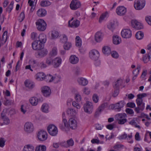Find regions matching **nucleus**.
<instances>
[{"mask_svg":"<svg viewBox=\"0 0 151 151\" xmlns=\"http://www.w3.org/2000/svg\"><path fill=\"white\" fill-rule=\"evenodd\" d=\"M111 53V56L114 58H116L119 57L118 54L115 51H113Z\"/></svg>","mask_w":151,"mask_h":151,"instance_id":"57","label":"nucleus"},{"mask_svg":"<svg viewBox=\"0 0 151 151\" xmlns=\"http://www.w3.org/2000/svg\"><path fill=\"white\" fill-rule=\"evenodd\" d=\"M46 147L43 145H39L37 146L35 148V151H46Z\"/></svg>","mask_w":151,"mask_h":151,"instance_id":"33","label":"nucleus"},{"mask_svg":"<svg viewBox=\"0 0 151 151\" xmlns=\"http://www.w3.org/2000/svg\"><path fill=\"white\" fill-rule=\"evenodd\" d=\"M121 42V38L117 35H114L113 37V43L116 45L119 44Z\"/></svg>","mask_w":151,"mask_h":151,"instance_id":"27","label":"nucleus"},{"mask_svg":"<svg viewBox=\"0 0 151 151\" xmlns=\"http://www.w3.org/2000/svg\"><path fill=\"white\" fill-rule=\"evenodd\" d=\"M62 62V59L60 58L56 57L52 60L53 66L55 68H57L59 66Z\"/></svg>","mask_w":151,"mask_h":151,"instance_id":"20","label":"nucleus"},{"mask_svg":"<svg viewBox=\"0 0 151 151\" xmlns=\"http://www.w3.org/2000/svg\"><path fill=\"white\" fill-rule=\"evenodd\" d=\"M121 35L124 38L129 39L132 36V31L129 29H124L121 32Z\"/></svg>","mask_w":151,"mask_h":151,"instance_id":"8","label":"nucleus"},{"mask_svg":"<svg viewBox=\"0 0 151 151\" xmlns=\"http://www.w3.org/2000/svg\"><path fill=\"white\" fill-rule=\"evenodd\" d=\"M138 22L136 20H133L131 22L132 26L134 28H135V27H136L137 24Z\"/></svg>","mask_w":151,"mask_h":151,"instance_id":"61","label":"nucleus"},{"mask_svg":"<svg viewBox=\"0 0 151 151\" xmlns=\"http://www.w3.org/2000/svg\"><path fill=\"white\" fill-rule=\"evenodd\" d=\"M47 12L46 10L43 9H40L37 11V14L39 17H43L46 14Z\"/></svg>","mask_w":151,"mask_h":151,"instance_id":"30","label":"nucleus"},{"mask_svg":"<svg viewBox=\"0 0 151 151\" xmlns=\"http://www.w3.org/2000/svg\"><path fill=\"white\" fill-rule=\"evenodd\" d=\"M7 32L6 31H5L3 34L2 39L3 41L4 42V43H5L7 39Z\"/></svg>","mask_w":151,"mask_h":151,"instance_id":"50","label":"nucleus"},{"mask_svg":"<svg viewBox=\"0 0 151 151\" xmlns=\"http://www.w3.org/2000/svg\"><path fill=\"white\" fill-rule=\"evenodd\" d=\"M67 112L68 114L70 116H72L77 113V112L75 109L71 108L68 109Z\"/></svg>","mask_w":151,"mask_h":151,"instance_id":"40","label":"nucleus"},{"mask_svg":"<svg viewBox=\"0 0 151 151\" xmlns=\"http://www.w3.org/2000/svg\"><path fill=\"white\" fill-rule=\"evenodd\" d=\"M68 147L72 146L74 145V141L72 139H70L67 141Z\"/></svg>","mask_w":151,"mask_h":151,"instance_id":"56","label":"nucleus"},{"mask_svg":"<svg viewBox=\"0 0 151 151\" xmlns=\"http://www.w3.org/2000/svg\"><path fill=\"white\" fill-rule=\"evenodd\" d=\"M127 114L125 113H119L116 115V119L119 121L118 123L120 124H124L127 122V120L126 119Z\"/></svg>","mask_w":151,"mask_h":151,"instance_id":"5","label":"nucleus"},{"mask_svg":"<svg viewBox=\"0 0 151 151\" xmlns=\"http://www.w3.org/2000/svg\"><path fill=\"white\" fill-rule=\"evenodd\" d=\"M68 38L66 35H61L60 38L61 41L63 42H65L67 41Z\"/></svg>","mask_w":151,"mask_h":151,"instance_id":"53","label":"nucleus"},{"mask_svg":"<svg viewBox=\"0 0 151 151\" xmlns=\"http://www.w3.org/2000/svg\"><path fill=\"white\" fill-rule=\"evenodd\" d=\"M32 49L35 50H40L43 47L42 44L38 40H35L32 44Z\"/></svg>","mask_w":151,"mask_h":151,"instance_id":"14","label":"nucleus"},{"mask_svg":"<svg viewBox=\"0 0 151 151\" xmlns=\"http://www.w3.org/2000/svg\"><path fill=\"white\" fill-rule=\"evenodd\" d=\"M103 35L100 32H98L96 33L95 35V39L97 42H100L102 40Z\"/></svg>","mask_w":151,"mask_h":151,"instance_id":"23","label":"nucleus"},{"mask_svg":"<svg viewBox=\"0 0 151 151\" xmlns=\"http://www.w3.org/2000/svg\"><path fill=\"white\" fill-rule=\"evenodd\" d=\"M135 37L138 40L142 39L144 37L143 33L140 31L137 32L135 34Z\"/></svg>","mask_w":151,"mask_h":151,"instance_id":"36","label":"nucleus"},{"mask_svg":"<svg viewBox=\"0 0 151 151\" xmlns=\"http://www.w3.org/2000/svg\"><path fill=\"white\" fill-rule=\"evenodd\" d=\"M5 141L3 138H0V147H3L4 145Z\"/></svg>","mask_w":151,"mask_h":151,"instance_id":"63","label":"nucleus"},{"mask_svg":"<svg viewBox=\"0 0 151 151\" xmlns=\"http://www.w3.org/2000/svg\"><path fill=\"white\" fill-rule=\"evenodd\" d=\"M42 92L44 96L47 97L50 94L51 90L49 87L45 86L42 88Z\"/></svg>","mask_w":151,"mask_h":151,"instance_id":"18","label":"nucleus"},{"mask_svg":"<svg viewBox=\"0 0 151 151\" xmlns=\"http://www.w3.org/2000/svg\"><path fill=\"white\" fill-rule=\"evenodd\" d=\"M34 147L32 145L27 144L24 146L23 151H34Z\"/></svg>","mask_w":151,"mask_h":151,"instance_id":"26","label":"nucleus"},{"mask_svg":"<svg viewBox=\"0 0 151 151\" xmlns=\"http://www.w3.org/2000/svg\"><path fill=\"white\" fill-rule=\"evenodd\" d=\"M73 106L77 109H80L81 106L78 103L75 101H74L72 102Z\"/></svg>","mask_w":151,"mask_h":151,"instance_id":"52","label":"nucleus"},{"mask_svg":"<svg viewBox=\"0 0 151 151\" xmlns=\"http://www.w3.org/2000/svg\"><path fill=\"white\" fill-rule=\"evenodd\" d=\"M122 83V79H119L116 82H114L113 84V86L115 89H119V87Z\"/></svg>","mask_w":151,"mask_h":151,"instance_id":"29","label":"nucleus"},{"mask_svg":"<svg viewBox=\"0 0 151 151\" xmlns=\"http://www.w3.org/2000/svg\"><path fill=\"white\" fill-rule=\"evenodd\" d=\"M47 133L46 131L41 130L37 134V137L41 141L45 140L47 138Z\"/></svg>","mask_w":151,"mask_h":151,"instance_id":"12","label":"nucleus"},{"mask_svg":"<svg viewBox=\"0 0 151 151\" xmlns=\"http://www.w3.org/2000/svg\"><path fill=\"white\" fill-rule=\"evenodd\" d=\"M2 119L3 121L2 125H8L10 123V119L7 117L3 118Z\"/></svg>","mask_w":151,"mask_h":151,"instance_id":"43","label":"nucleus"},{"mask_svg":"<svg viewBox=\"0 0 151 151\" xmlns=\"http://www.w3.org/2000/svg\"><path fill=\"white\" fill-rule=\"evenodd\" d=\"M83 108L85 112L89 114L91 113L93 108V103L91 102L87 101L84 105Z\"/></svg>","mask_w":151,"mask_h":151,"instance_id":"6","label":"nucleus"},{"mask_svg":"<svg viewBox=\"0 0 151 151\" xmlns=\"http://www.w3.org/2000/svg\"><path fill=\"white\" fill-rule=\"evenodd\" d=\"M75 72L76 75L80 74L81 72L80 68L79 67H76L75 69Z\"/></svg>","mask_w":151,"mask_h":151,"instance_id":"60","label":"nucleus"},{"mask_svg":"<svg viewBox=\"0 0 151 151\" xmlns=\"http://www.w3.org/2000/svg\"><path fill=\"white\" fill-rule=\"evenodd\" d=\"M108 104L107 103H105L102 104L98 109L95 113L96 115H99L105 108L108 107Z\"/></svg>","mask_w":151,"mask_h":151,"instance_id":"22","label":"nucleus"},{"mask_svg":"<svg viewBox=\"0 0 151 151\" xmlns=\"http://www.w3.org/2000/svg\"><path fill=\"white\" fill-rule=\"evenodd\" d=\"M125 104L123 101H121L115 104H112L109 106V108L113 109H114L118 111H120Z\"/></svg>","mask_w":151,"mask_h":151,"instance_id":"2","label":"nucleus"},{"mask_svg":"<svg viewBox=\"0 0 151 151\" xmlns=\"http://www.w3.org/2000/svg\"><path fill=\"white\" fill-rule=\"evenodd\" d=\"M57 49L56 47H54L52 49V50L49 53V55L51 56H56L57 54Z\"/></svg>","mask_w":151,"mask_h":151,"instance_id":"38","label":"nucleus"},{"mask_svg":"<svg viewBox=\"0 0 151 151\" xmlns=\"http://www.w3.org/2000/svg\"><path fill=\"white\" fill-rule=\"evenodd\" d=\"M13 104V101L12 100H6L4 103V104L6 106H9Z\"/></svg>","mask_w":151,"mask_h":151,"instance_id":"49","label":"nucleus"},{"mask_svg":"<svg viewBox=\"0 0 151 151\" xmlns=\"http://www.w3.org/2000/svg\"><path fill=\"white\" fill-rule=\"evenodd\" d=\"M145 4V0H138L134 1V6L136 10H140L144 7Z\"/></svg>","mask_w":151,"mask_h":151,"instance_id":"7","label":"nucleus"},{"mask_svg":"<svg viewBox=\"0 0 151 151\" xmlns=\"http://www.w3.org/2000/svg\"><path fill=\"white\" fill-rule=\"evenodd\" d=\"M108 13L107 12L102 14L100 16L99 19V22L102 23L108 17Z\"/></svg>","mask_w":151,"mask_h":151,"instance_id":"34","label":"nucleus"},{"mask_svg":"<svg viewBox=\"0 0 151 151\" xmlns=\"http://www.w3.org/2000/svg\"><path fill=\"white\" fill-rule=\"evenodd\" d=\"M132 133H131L130 134L128 135V136L127 135V139L128 141V142L130 143H132L133 142V141L132 140Z\"/></svg>","mask_w":151,"mask_h":151,"instance_id":"59","label":"nucleus"},{"mask_svg":"<svg viewBox=\"0 0 151 151\" xmlns=\"http://www.w3.org/2000/svg\"><path fill=\"white\" fill-rule=\"evenodd\" d=\"M145 20L147 23L151 26V16H147L145 17Z\"/></svg>","mask_w":151,"mask_h":151,"instance_id":"55","label":"nucleus"},{"mask_svg":"<svg viewBox=\"0 0 151 151\" xmlns=\"http://www.w3.org/2000/svg\"><path fill=\"white\" fill-rule=\"evenodd\" d=\"M25 86L30 89H32L34 87V83L29 80H27L24 82Z\"/></svg>","mask_w":151,"mask_h":151,"instance_id":"32","label":"nucleus"},{"mask_svg":"<svg viewBox=\"0 0 151 151\" xmlns=\"http://www.w3.org/2000/svg\"><path fill=\"white\" fill-rule=\"evenodd\" d=\"M75 99L77 102H79L81 100V96L78 93H76L75 94Z\"/></svg>","mask_w":151,"mask_h":151,"instance_id":"58","label":"nucleus"},{"mask_svg":"<svg viewBox=\"0 0 151 151\" xmlns=\"http://www.w3.org/2000/svg\"><path fill=\"white\" fill-rule=\"evenodd\" d=\"M48 51L45 48H42L36 52V55L38 58H42L46 56L48 54Z\"/></svg>","mask_w":151,"mask_h":151,"instance_id":"13","label":"nucleus"},{"mask_svg":"<svg viewBox=\"0 0 151 151\" xmlns=\"http://www.w3.org/2000/svg\"><path fill=\"white\" fill-rule=\"evenodd\" d=\"M143 27V26L142 24L138 22L136 27H135V29H142Z\"/></svg>","mask_w":151,"mask_h":151,"instance_id":"62","label":"nucleus"},{"mask_svg":"<svg viewBox=\"0 0 151 151\" xmlns=\"http://www.w3.org/2000/svg\"><path fill=\"white\" fill-rule=\"evenodd\" d=\"M147 52L148 54L149 58L151 57V44H149L147 47Z\"/></svg>","mask_w":151,"mask_h":151,"instance_id":"45","label":"nucleus"},{"mask_svg":"<svg viewBox=\"0 0 151 151\" xmlns=\"http://www.w3.org/2000/svg\"><path fill=\"white\" fill-rule=\"evenodd\" d=\"M36 79L38 81H42L45 79V75L43 72H40L37 73L36 76Z\"/></svg>","mask_w":151,"mask_h":151,"instance_id":"25","label":"nucleus"},{"mask_svg":"<svg viewBox=\"0 0 151 151\" xmlns=\"http://www.w3.org/2000/svg\"><path fill=\"white\" fill-rule=\"evenodd\" d=\"M81 2L78 0H72L70 5V9L73 10H76L81 6Z\"/></svg>","mask_w":151,"mask_h":151,"instance_id":"10","label":"nucleus"},{"mask_svg":"<svg viewBox=\"0 0 151 151\" xmlns=\"http://www.w3.org/2000/svg\"><path fill=\"white\" fill-rule=\"evenodd\" d=\"M127 10L123 6H119L116 9V12L117 14L119 16L124 15L126 12Z\"/></svg>","mask_w":151,"mask_h":151,"instance_id":"17","label":"nucleus"},{"mask_svg":"<svg viewBox=\"0 0 151 151\" xmlns=\"http://www.w3.org/2000/svg\"><path fill=\"white\" fill-rule=\"evenodd\" d=\"M147 93H144L139 94L137 95V99L136 100V103L137 107L135 108V111L137 114L140 113L142 111L145 109V103L143 102L142 98L147 96Z\"/></svg>","mask_w":151,"mask_h":151,"instance_id":"1","label":"nucleus"},{"mask_svg":"<svg viewBox=\"0 0 151 151\" xmlns=\"http://www.w3.org/2000/svg\"><path fill=\"white\" fill-rule=\"evenodd\" d=\"M48 105L45 103L43 104L41 107L42 111L45 113H47L48 112Z\"/></svg>","mask_w":151,"mask_h":151,"instance_id":"39","label":"nucleus"},{"mask_svg":"<svg viewBox=\"0 0 151 151\" xmlns=\"http://www.w3.org/2000/svg\"><path fill=\"white\" fill-rule=\"evenodd\" d=\"M71 47V44L70 43L66 42L65 43L64 45V49L67 50H68Z\"/></svg>","mask_w":151,"mask_h":151,"instance_id":"47","label":"nucleus"},{"mask_svg":"<svg viewBox=\"0 0 151 151\" xmlns=\"http://www.w3.org/2000/svg\"><path fill=\"white\" fill-rule=\"evenodd\" d=\"M118 138L119 139H126L127 138V135L126 133H124L123 134L119 136Z\"/></svg>","mask_w":151,"mask_h":151,"instance_id":"64","label":"nucleus"},{"mask_svg":"<svg viewBox=\"0 0 151 151\" xmlns=\"http://www.w3.org/2000/svg\"><path fill=\"white\" fill-rule=\"evenodd\" d=\"M102 52L105 55H108L111 53L110 48L108 46H104L102 48Z\"/></svg>","mask_w":151,"mask_h":151,"instance_id":"28","label":"nucleus"},{"mask_svg":"<svg viewBox=\"0 0 151 151\" xmlns=\"http://www.w3.org/2000/svg\"><path fill=\"white\" fill-rule=\"evenodd\" d=\"M68 125L71 129H74L77 127V122L75 119L71 118L68 121Z\"/></svg>","mask_w":151,"mask_h":151,"instance_id":"16","label":"nucleus"},{"mask_svg":"<svg viewBox=\"0 0 151 151\" xmlns=\"http://www.w3.org/2000/svg\"><path fill=\"white\" fill-rule=\"evenodd\" d=\"M73 18H72L68 22V25L71 27L76 28L78 27L80 25V21L77 19H75L72 21Z\"/></svg>","mask_w":151,"mask_h":151,"instance_id":"15","label":"nucleus"},{"mask_svg":"<svg viewBox=\"0 0 151 151\" xmlns=\"http://www.w3.org/2000/svg\"><path fill=\"white\" fill-rule=\"evenodd\" d=\"M49 133L51 136H55L58 133V129L56 126L54 125H50L47 127Z\"/></svg>","mask_w":151,"mask_h":151,"instance_id":"9","label":"nucleus"},{"mask_svg":"<svg viewBox=\"0 0 151 151\" xmlns=\"http://www.w3.org/2000/svg\"><path fill=\"white\" fill-rule=\"evenodd\" d=\"M59 32L55 30L52 31L51 33V38L52 39H55L57 38L59 36Z\"/></svg>","mask_w":151,"mask_h":151,"instance_id":"35","label":"nucleus"},{"mask_svg":"<svg viewBox=\"0 0 151 151\" xmlns=\"http://www.w3.org/2000/svg\"><path fill=\"white\" fill-rule=\"evenodd\" d=\"M47 82H51L54 80V78L51 75H49L47 76H45V79Z\"/></svg>","mask_w":151,"mask_h":151,"instance_id":"44","label":"nucleus"},{"mask_svg":"<svg viewBox=\"0 0 151 151\" xmlns=\"http://www.w3.org/2000/svg\"><path fill=\"white\" fill-rule=\"evenodd\" d=\"M14 2L11 1L9 6L6 8V11L10 13L13 9Z\"/></svg>","mask_w":151,"mask_h":151,"instance_id":"46","label":"nucleus"},{"mask_svg":"<svg viewBox=\"0 0 151 151\" xmlns=\"http://www.w3.org/2000/svg\"><path fill=\"white\" fill-rule=\"evenodd\" d=\"M36 24L37 29L40 31H44L46 29L47 24L43 19H39L36 22Z\"/></svg>","mask_w":151,"mask_h":151,"instance_id":"3","label":"nucleus"},{"mask_svg":"<svg viewBox=\"0 0 151 151\" xmlns=\"http://www.w3.org/2000/svg\"><path fill=\"white\" fill-rule=\"evenodd\" d=\"M50 4V2L48 1H42L40 3V5L42 7L48 6Z\"/></svg>","mask_w":151,"mask_h":151,"instance_id":"41","label":"nucleus"},{"mask_svg":"<svg viewBox=\"0 0 151 151\" xmlns=\"http://www.w3.org/2000/svg\"><path fill=\"white\" fill-rule=\"evenodd\" d=\"M99 56V52L97 50H93L89 52V57L91 59L93 60H97Z\"/></svg>","mask_w":151,"mask_h":151,"instance_id":"11","label":"nucleus"},{"mask_svg":"<svg viewBox=\"0 0 151 151\" xmlns=\"http://www.w3.org/2000/svg\"><path fill=\"white\" fill-rule=\"evenodd\" d=\"M34 126L31 122H27L24 124V130L27 133H31L34 131Z\"/></svg>","mask_w":151,"mask_h":151,"instance_id":"4","label":"nucleus"},{"mask_svg":"<svg viewBox=\"0 0 151 151\" xmlns=\"http://www.w3.org/2000/svg\"><path fill=\"white\" fill-rule=\"evenodd\" d=\"M29 102L32 105L35 106L38 104V100L36 97H32L30 99Z\"/></svg>","mask_w":151,"mask_h":151,"instance_id":"31","label":"nucleus"},{"mask_svg":"<svg viewBox=\"0 0 151 151\" xmlns=\"http://www.w3.org/2000/svg\"><path fill=\"white\" fill-rule=\"evenodd\" d=\"M76 45L78 47H80L82 45L81 40L79 36H77L76 38Z\"/></svg>","mask_w":151,"mask_h":151,"instance_id":"37","label":"nucleus"},{"mask_svg":"<svg viewBox=\"0 0 151 151\" xmlns=\"http://www.w3.org/2000/svg\"><path fill=\"white\" fill-rule=\"evenodd\" d=\"M25 18V15L24 12H22L19 18V20L21 22Z\"/></svg>","mask_w":151,"mask_h":151,"instance_id":"54","label":"nucleus"},{"mask_svg":"<svg viewBox=\"0 0 151 151\" xmlns=\"http://www.w3.org/2000/svg\"><path fill=\"white\" fill-rule=\"evenodd\" d=\"M79 61V58L75 55H71L69 57V61L71 64H76Z\"/></svg>","mask_w":151,"mask_h":151,"instance_id":"19","label":"nucleus"},{"mask_svg":"<svg viewBox=\"0 0 151 151\" xmlns=\"http://www.w3.org/2000/svg\"><path fill=\"white\" fill-rule=\"evenodd\" d=\"M107 28L112 32H113L114 29V24L112 22L109 23L107 25Z\"/></svg>","mask_w":151,"mask_h":151,"instance_id":"51","label":"nucleus"},{"mask_svg":"<svg viewBox=\"0 0 151 151\" xmlns=\"http://www.w3.org/2000/svg\"><path fill=\"white\" fill-rule=\"evenodd\" d=\"M77 81L79 85L83 86H86L88 83L87 80L83 77L78 78Z\"/></svg>","mask_w":151,"mask_h":151,"instance_id":"21","label":"nucleus"},{"mask_svg":"<svg viewBox=\"0 0 151 151\" xmlns=\"http://www.w3.org/2000/svg\"><path fill=\"white\" fill-rule=\"evenodd\" d=\"M92 100L93 101L96 103L98 102L99 100V98L98 96L96 94H93L92 96Z\"/></svg>","mask_w":151,"mask_h":151,"instance_id":"48","label":"nucleus"},{"mask_svg":"<svg viewBox=\"0 0 151 151\" xmlns=\"http://www.w3.org/2000/svg\"><path fill=\"white\" fill-rule=\"evenodd\" d=\"M27 106L23 104L21 106L20 108L21 111L23 113V114H25L27 111Z\"/></svg>","mask_w":151,"mask_h":151,"instance_id":"42","label":"nucleus"},{"mask_svg":"<svg viewBox=\"0 0 151 151\" xmlns=\"http://www.w3.org/2000/svg\"><path fill=\"white\" fill-rule=\"evenodd\" d=\"M39 40V42L42 45L45 43L47 40L46 35L44 34H41L38 36Z\"/></svg>","mask_w":151,"mask_h":151,"instance_id":"24","label":"nucleus"}]
</instances>
